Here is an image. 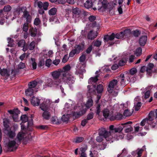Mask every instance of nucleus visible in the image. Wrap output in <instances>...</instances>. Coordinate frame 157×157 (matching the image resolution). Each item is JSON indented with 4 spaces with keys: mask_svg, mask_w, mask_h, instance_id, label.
<instances>
[{
    "mask_svg": "<svg viewBox=\"0 0 157 157\" xmlns=\"http://www.w3.org/2000/svg\"><path fill=\"white\" fill-rule=\"evenodd\" d=\"M25 67V63L21 62L18 65V68L20 69H22Z\"/></svg>",
    "mask_w": 157,
    "mask_h": 157,
    "instance_id": "nucleus-64",
    "label": "nucleus"
},
{
    "mask_svg": "<svg viewBox=\"0 0 157 157\" xmlns=\"http://www.w3.org/2000/svg\"><path fill=\"white\" fill-rule=\"evenodd\" d=\"M94 46L97 47H99L101 44V41L98 40L94 41Z\"/></svg>",
    "mask_w": 157,
    "mask_h": 157,
    "instance_id": "nucleus-49",
    "label": "nucleus"
},
{
    "mask_svg": "<svg viewBox=\"0 0 157 157\" xmlns=\"http://www.w3.org/2000/svg\"><path fill=\"white\" fill-rule=\"evenodd\" d=\"M105 132V129L104 128H101L98 130V136H97L96 138L97 141L98 142H102L105 138L104 134Z\"/></svg>",
    "mask_w": 157,
    "mask_h": 157,
    "instance_id": "nucleus-11",
    "label": "nucleus"
},
{
    "mask_svg": "<svg viewBox=\"0 0 157 157\" xmlns=\"http://www.w3.org/2000/svg\"><path fill=\"white\" fill-rule=\"evenodd\" d=\"M33 89L29 87L28 89L25 91V94L27 96H31L33 94Z\"/></svg>",
    "mask_w": 157,
    "mask_h": 157,
    "instance_id": "nucleus-29",
    "label": "nucleus"
},
{
    "mask_svg": "<svg viewBox=\"0 0 157 157\" xmlns=\"http://www.w3.org/2000/svg\"><path fill=\"white\" fill-rule=\"evenodd\" d=\"M38 12L39 14L42 15V17L44 19V21H46L47 19L46 18L44 14V10L41 8H40V9L39 10Z\"/></svg>",
    "mask_w": 157,
    "mask_h": 157,
    "instance_id": "nucleus-46",
    "label": "nucleus"
},
{
    "mask_svg": "<svg viewBox=\"0 0 157 157\" xmlns=\"http://www.w3.org/2000/svg\"><path fill=\"white\" fill-rule=\"evenodd\" d=\"M93 105V101L91 98H89L87 101L86 106L87 108L91 107Z\"/></svg>",
    "mask_w": 157,
    "mask_h": 157,
    "instance_id": "nucleus-37",
    "label": "nucleus"
},
{
    "mask_svg": "<svg viewBox=\"0 0 157 157\" xmlns=\"http://www.w3.org/2000/svg\"><path fill=\"white\" fill-rule=\"evenodd\" d=\"M3 124L5 128V129H9L10 128L9 126V121L8 119L4 118L3 119Z\"/></svg>",
    "mask_w": 157,
    "mask_h": 157,
    "instance_id": "nucleus-27",
    "label": "nucleus"
},
{
    "mask_svg": "<svg viewBox=\"0 0 157 157\" xmlns=\"http://www.w3.org/2000/svg\"><path fill=\"white\" fill-rule=\"evenodd\" d=\"M11 9V7L10 5L5 6L3 8V10L5 12H9Z\"/></svg>",
    "mask_w": 157,
    "mask_h": 157,
    "instance_id": "nucleus-55",
    "label": "nucleus"
},
{
    "mask_svg": "<svg viewBox=\"0 0 157 157\" xmlns=\"http://www.w3.org/2000/svg\"><path fill=\"white\" fill-rule=\"evenodd\" d=\"M48 111H44V112L42 114V117L43 118L46 120H48L50 117V113Z\"/></svg>",
    "mask_w": 157,
    "mask_h": 157,
    "instance_id": "nucleus-31",
    "label": "nucleus"
},
{
    "mask_svg": "<svg viewBox=\"0 0 157 157\" xmlns=\"http://www.w3.org/2000/svg\"><path fill=\"white\" fill-rule=\"evenodd\" d=\"M93 49V46L92 45H90L86 50V52L87 54H89L92 51Z\"/></svg>",
    "mask_w": 157,
    "mask_h": 157,
    "instance_id": "nucleus-61",
    "label": "nucleus"
},
{
    "mask_svg": "<svg viewBox=\"0 0 157 157\" xmlns=\"http://www.w3.org/2000/svg\"><path fill=\"white\" fill-rule=\"evenodd\" d=\"M23 30L25 32H27L28 29V25L27 23H25L23 26Z\"/></svg>",
    "mask_w": 157,
    "mask_h": 157,
    "instance_id": "nucleus-56",
    "label": "nucleus"
},
{
    "mask_svg": "<svg viewBox=\"0 0 157 157\" xmlns=\"http://www.w3.org/2000/svg\"><path fill=\"white\" fill-rule=\"evenodd\" d=\"M84 138L82 137H77L76 138L75 142L76 143H80L82 142Z\"/></svg>",
    "mask_w": 157,
    "mask_h": 157,
    "instance_id": "nucleus-62",
    "label": "nucleus"
},
{
    "mask_svg": "<svg viewBox=\"0 0 157 157\" xmlns=\"http://www.w3.org/2000/svg\"><path fill=\"white\" fill-rule=\"evenodd\" d=\"M0 74L2 76L8 78L10 75V71H8L6 69H1Z\"/></svg>",
    "mask_w": 157,
    "mask_h": 157,
    "instance_id": "nucleus-21",
    "label": "nucleus"
},
{
    "mask_svg": "<svg viewBox=\"0 0 157 157\" xmlns=\"http://www.w3.org/2000/svg\"><path fill=\"white\" fill-rule=\"evenodd\" d=\"M97 93L99 94L101 93L103 90V86L102 84H99L97 87Z\"/></svg>",
    "mask_w": 157,
    "mask_h": 157,
    "instance_id": "nucleus-39",
    "label": "nucleus"
},
{
    "mask_svg": "<svg viewBox=\"0 0 157 157\" xmlns=\"http://www.w3.org/2000/svg\"><path fill=\"white\" fill-rule=\"evenodd\" d=\"M37 84V82L35 80L31 82L28 84L29 87L33 89L36 86Z\"/></svg>",
    "mask_w": 157,
    "mask_h": 157,
    "instance_id": "nucleus-38",
    "label": "nucleus"
},
{
    "mask_svg": "<svg viewBox=\"0 0 157 157\" xmlns=\"http://www.w3.org/2000/svg\"><path fill=\"white\" fill-rule=\"evenodd\" d=\"M87 88L88 89V92L90 94H94L95 93V91L94 88L93 87V86H92L90 85H88L87 86Z\"/></svg>",
    "mask_w": 157,
    "mask_h": 157,
    "instance_id": "nucleus-42",
    "label": "nucleus"
},
{
    "mask_svg": "<svg viewBox=\"0 0 157 157\" xmlns=\"http://www.w3.org/2000/svg\"><path fill=\"white\" fill-rule=\"evenodd\" d=\"M141 106V102H138L134 105L135 109L136 111H138L140 108Z\"/></svg>",
    "mask_w": 157,
    "mask_h": 157,
    "instance_id": "nucleus-51",
    "label": "nucleus"
},
{
    "mask_svg": "<svg viewBox=\"0 0 157 157\" xmlns=\"http://www.w3.org/2000/svg\"><path fill=\"white\" fill-rule=\"evenodd\" d=\"M131 34L130 31L129 29H126L123 32H121L120 33H118L115 35L116 38L118 39H121L124 37H128Z\"/></svg>",
    "mask_w": 157,
    "mask_h": 157,
    "instance_id": "nucleus-8",
    "label": "nucleus"
},
{
    "mask_svg": "<svg viewBox=\"0 0 157 157\" xmlns=\"http://www.w3.org/2000/svg\"><path fill=\"white\" fill-rule=\"evenodd\" d=\"M21 120L22 123H25L28 121V118L25 115H22L21 117Z\"/></svg>",
    "mask_w": 157,
    "mask_h": 157,
    "instance_id": "nucleus-44",
    "label": "nucleus"
},
{
    "mask_svg": "<svg viewBox=\"0 0 157 157\" xmlns=\"http://www.w3.org/2000/svg\"><path fill=\"white\" fill-rule=\"evenodd\" d=\"M155 117V113L153 111H151L148 115V118H147L148 121H152L153 120Z\"/></svg>",
    "mask_w": 157,
    "mask_h": 157,
    "instance_id": "nucleus-32",
    "label": "nucleus"
},
{
    "mask_svg": "<svg viewBox=\"0 0 157 157\" xmlns=\"http://www.w3.org/2000/svg\"><path fill=\"white\" fill-rule=\"evenodd\" d=\"M23 17L24 18H25L26 19L27 22H30L31 20V17L29 12L27 11L26 10H25L23 11Z\"/></svg>",
    "mask_w": 157,
    "mask_h": 157,
    "instance_id": "nucleus-19",
    "label": "nucleus"
},
{
    "mask_svg": "<svg viewBox=\"0 0 157 157\" xmlns=\"http://www.w3.org/2000/svg\"><path fill=\"white\" fill-rule=\"evenodd\" d=\"M71 67L70 65H67L65 66L63 68V69L62 70V75L63 76V74H65L66 75L70 74V73L68 72V71L70 70Z\"/></svg>",
    "mask_w": 157,
    "mask_h": 157,
    "instance_id": "nucleus-23",
    "label": "nucleus"
},
{
    "mask_svg": "<svg viewBox=\"0 0 157 157\" xmlns=\"http://www.w3.org/2000/svg\"><path fill=\"white\" fill-rule=\"evenodd\" d=\"M51 121L54 124H59L61 123V120L58 119L56 117H52L51 119Z\"/></svg>",
    "mask_w": 157,
    "mask_h": 157,
    "instance_id": "nucleus-34",
    "label": "nucleus"
},
{
    "mask_svg": "<svg viewBox=\"0 0 157 157\" xmlns=\"http://www.w3.org/2000/svg\"><path fill=\"white\" fill-rule=\"evenodd\" d=\"M118 81L120 82L121 85L122 86H125L127 82H129V78L127 75L121 74L118 77Z\"/></svg>",
    "mask_w": 157,
    "mask_h": 157,
    "instance_id": "nucleus-4",
    "label": "nucleus"
},
{
    "mask_svg": "<svg viewBox=\"0 0 157 157\" xmlns=\"http://www.w3.org/2000/svg\"><path fill=\"white\" fill-rule=\"evenodd\" d=\"M5 17L2 14V16H0V24L3 25L5 22Z\"/></svg>",
    "mask_w": 157,
    "mask_h": 157,
    "instance_id": "nucleus-59",
    "label": "nucleus"
},
{
    "mask_svg": "<svg viewBox=\"0 0 157 157\" xmlns=\"http://www.w3.org/2000/svg\"><path fill=\"white\" fill-rule=\"evenodd\" d=\"M147 37L146 36H141L139 40V43L141 46H144L146 43Z\"/></svg>",
    "mask_w": 157,
    "mask_h": 157,
    "instance_id": "nucleus-24",
    "label": "nucleus"
},
{
    "mask_svg": "<svg viewBox=\"0 0 157 157\" xmlns=\"http://www.w3.org/2000/svg\"><path fill=\"white\" fill-rule=\"evenodd\" d=\"M52 63V61L50 59H47L45 61V65L48 67H49Z\"/></svg>",
    "mask_w": 157,
    "mask_h": 157,
    "instance_id": "nucleus-54",
    "label": "nucleus"
},
{
    "mask_svg": "<svg viewBox=\"0 0 157 157\" xmlns=\"http://www.w3.org/2000/svg\"><path fill=\"white\" fill-rule=\"evenodd\" d=\"M124 126L122 125L115 127L113 125H111L109 126V129L111 131H113L116 136V139L119 140L123 139L124 137V135L122 132Z\"/></svg>",
    "mask_w": 157,
    "mask_h": 157,
    "instance_id": "nucleus-1",
    "label": "nucleus"
},
{
    "mask_svg": "<svg viewBox=\"0 0 157 157\" xmlns=\"http://www.w3.org/2000/svg\"><path fill=\"white\" fill-rule=\"evenodd\" d=\"M4 133L8 136L10 138H12L15 136V133L11 130L10 128L5 129L4 130Z\"/></svg>",
    "mask_w": 157,
    "mask_h": 157,
    "instance_id": "nucleus-18",
    "label": "nucleus"
},
{
    "mask_svg": "<svg viewBox=\"0 0 157 157\" xmlns=\"http://www.w3.org/2000/svg\"><path fill=\"white\" fill-rule=\"evenodd\" d=\"M48 80L47 83L49 87L54 86H57L61 84V80L59 79L53 81L52 79L49 78Z\"/></svg>",
    "mask_w": 157,
    "mask_h": 157,
    "instance_id": "nucleus-14",
    "label": "nucleus"
},
{
    "mask_svg": "<svg viewBox=\"0 0 157 157\" xmlns=\"http://www.w3.org/2000/svg\"><path fill=\"white\" fill-rule=\"evenodd\" d=\"M27 134V132H26V133H24L23 132V131L21 132H19L17 136L18 139L20 141L21 140L24 138H25L27 137L26 134Z\"/></svg>",
    "mask_w": 157,
    "mask_h": 157,
    "instance_id": "nucleus-26",
    "label": "nucleus"
},
{
    "mask_svg": "<svg viewBox=\"0 0 157 157\" xmlns=\"http://www.w3.org/2000/svg\"><path fill=\"white\" fill-rule=\"evenodd\" d=\"M73 13L75 15H78L79 14L80 11L78 8H74L72 10Z\"/></svg>",
    "mask_w": 157,
    "mask_h": 157,
    "instance_id": "nucleus-53",
    "label": "nucleus"
},
{
    "mask_svg": "<svg viewBox=\"0 0 157 157\" xmlns=\"http://www.w3.org/2000/svg\"><path fill=\"white\" fill-rule=\"evenodd\" d=\"M98 75H96L94 77L90 78L88 81V83L91 84L92 82L95 83L97 82L98 80Z\"/></svg>",
    "mask_w": 157,
    "mask_h": 157,
    "instance_id": "nucleus-28",
    "label": "nucleus"
},
{
    "mask_svg": "<svg viewBox=\"0 0 157 157\" xmlns=\"http://www.w3.org/2000/svg\"><path fill=\"white\" fill-rule=\"evenodd\" d=\"M6 146L9 151H11L15 150L17 147L18 145L14 140L10 141L7 144Z\"/></svg>",
    "mask_w": 157,
    "mask_h": 157,
    "instance_id": "nucleus-9",
    "label": "nucleus"
},
{
    "mask_svg": "<svg viewBox=\"0 0 157 157\" xmlns=\"http://www.w3.org/2000/svg\"><path fill=\"white\" fill-rule=\"evenodd\" d=\"M117 82V80L115 79H113L110 82L107 87V90L109 93H111L113 92Z\"/></svg>",
    "mask_w": 157,
    "mask_h": 157,
    "instance_id": "nucleus-7",
    "label": "nucleus"
},
{
    "mask_svg": "<svg viewBox=\"0 0 157 157\" xmlns=\"http://www.w3.org/2000/svg\"><path fill=\"white\" fill-rule=\"evenodd\" d=\"M56 9L55 8H53L49 10L48 13L50 15H53L55 14L56 13Z\"/></svg>",
    "mask_w": 157,
    "mask_h": 157,
    "instance_id": "nucleus-43",
    "label": "nucleus"
},
{
    "mask_svg": "<svg viewBox=\"0 0 157 157\" xmlns=\"http://www.w3.org/2000/svg\"><path fill=\"white\" fill-rule=\"evenodd\" d=\"M143 128L142 127H140L139 124H136L134 126V129L136 132L140 131Z\"/></svg>",
    "mask_w": 157,
    "mask_h": 157,
    "instance_id": "nucleus-57",
    "label": "nucleus"
},
{
    "mask_svg": "<svg viewBox=\"0 0 157 157\" xmlns=\"http://www.w3.org/2000/svg\"><path fill=\"white\" fill-rule=\"evenodd\" d=\"M86 59V55L82 54L79 58V60L81 63H83V64H79V66L80 67L76 70L75 74L77 75H82L83 73H85L86 70L85 68L86 67V63H85Z\"/></svg>",
    "mask_w": 157,
    "mask_h": 157,
    "instance_id": "nucleus-2",
    "label": "nucleus"
},
{
    "mask_svg": "<svg viewBox=\"0 0 157 157\" xmlns=\"http://www.w3.org/2000/svg\"><path fill=\"white\" fill-rule=\"evenodd\" d=\"M75 78L71 74L66 75L65 73L63 74V76L59 79L61 80V83L62 82H65L69 85L72 84L75 82Z\"/></svg>",
    "mask_w": 157,
    "mask_h": 157,
    "instance_id": "nucleus-3",
    "label": "nucleus"
},
{
    "mask_svg": "<svg viewBox=\"0 0 157 157\" xmlns=\"http://www.w3.org/2000/svg\"><path fill=\"white\" fill-rule=\"evenodd\" d=\"M149 122L147 118H145L141 122L140 125L141 126L145 125L147 123L148 124V123Z\"/></svg>",
    "mask_w": 157,
    "mask_h": 157,
    "instance_id": "nucleus-50",
    "label": "nucleus"
},
{
    "mask_svg": "<svg viewBox=\"0 0 157 157\" xmlns=\"http://www.w3.org/2000/svg\"><path fill=\"white\" fill-rule=\"evenodd\" d=\"M50 74L54 80L60 79V78H59V77L60 75L62 74V70L60 69H59L54 71L51 72L50 73Z\"/></svg>",
    "mask_w": 157,
    "mask_h": 157,
    "instance_id": "nucleus-13",
    "label": "nucleus"
},
{
    "mask_svg": "<svg viewBox=\"0 0 157 157\" xmlns=\"http://www.w3.org/2000/svg\"><path fill=\"white\" fill-rule=\"evenodd\" d=\"M142 48L140 47H139L136 49L135 54L137 56H139L142 54Z\"/></svg>",
    "mask_w": 157,
    "mask_h": 157,
    "instance_id": "nucleus-45",
    "label": "nucleus"
},
{
    "mask_svg": "<svg viewBox=\"0 0 157 157\" xmlns=\"http://www.w3.org/2000/svg\"><path fill=\"white\" fill-rule=\"evenodd\" d=\"M132 123L131 121H128L126 123L122 124L123 126H124L125 128V133H129L132 131L133 130V128L130 125H128L129 124Z\"/></svg>",
    "mask_w": 157,
    "mask_h": 157,
    "instance_id": "nucleus-16",
    "label": "nucleus"
},
{
    "mask_svg": "<svg viewBox=\"0 0 157 157\" xmlns=\"http://www.w3.org/2000/svg\"><path fill=\"white\" fill-rule=\"evenodd\" d=\"M97 36V33L96 32H94L92 30H91L88 33L87 35L88 39L92 40L95 38Z\"/></svg>",
    "mask_w": 157,
    "mask_h": 157,
    "instance_id": "nucleus-20",
    "label": "nucleus"
},
{
    "mask_svg": "<svg viewBox=\"0 0 157 157\" xmlns=\"http://www.w3.org/2000/svg\"><path fill=\"white\" fill-rule=\"evenodd\" d=\"M52 103L49 99H44L43 102L40 105V108L43 111L49 110L50 105Z\"/></svg>",
    "mask_w": 157,
    "mask_h": 157,
    "instance_id": "nucleus-6",
    "label": "nucleus"
},
{
    "mask_svg": "<svg viewBox=\"0 0 157 157\" xmlns=\"http://www.w3.org/2000/svg\"><path fill=\"white\" fill-rule=\"evenodd\" d=\"M105 138L106 140L111 143L114 140H118L116 139V136L115 133L111 134L110 132L107 131L105 129V132L104 134Z\"/></svg>",
    "mask_w": 157,
    "mask_h": 157,
    "instance_id": "nucleus-5",
    "label": "nucleus"
},
{
    "mask_svg": "<svg viewBox=\"0 0 157 157\" xmlns=\"http://www.w3.org/2000/svg\"><path fill=\"white\" fill-rule=\"evenodd\" d=\"M40 21L38 18H36L34 21V24L36 25H38L40 24Z\"/></svg>",
    "mask_w": 157,
    "mask_h": 157,
    "instance_id": "nucleus-63",
    "label": "nucleus"
},
{
    "mask_svg": "<svg viewBox=\"0 0 157 157\" xmlns=\"http://www.w3.org/2000/svg\"><path fill=\"white\" fill-rule=\"evenodd\" d=\"M74 50H75V51L77 53H78L82 50V47L80 45H78L76 46Z\"/></svg>",
    "mask_w": 157,
    "mask_h": 157,
    "instance_id": "nucleus-60",
    "label": "nucleus"
},
{
    "mask_svg": "<svg viewBox=\"0 0 157 157\" xmlns=\"http://www.w3.org/2000/svg\"><path fill=\"white\" fill-rule=\"evenodd\" d=\"M31 101L32 104L34 106H38L40 104V100L34 96L32 97Z\"/></svg>",
    "mask_w": 157,
    "mask_h": 157,
    "instance_id": "nucleus-22",
    "label": "nucleus"
},
{
    "mask_svg": "<svg viewBox=\"0 0 157 157\" xmlns=\"http://www.w3.org/2000/svg\"><path fill=\"white\" fill-rule=\"evenodd\" d=\"M8 112L10 114L13 115V119L15 122L18 121V114L20 113V111L17 109L9 110Z\"/></svg>",
    "mask_w": 157,
    "mask_h": 157,
    "instance_id": "nucleus-12",
    "label": "nucleus"
},
{
    "mask_svg": "<svg viewBox=\"0 0 157 157\" xmlns=\"http://www.w3.org/2000/svg\"><path fill=\"white\" fill-rule=\"evenodd\" d=\"M103 115L105 118H110L111 116V114L108 109H105L103 112Z\"/></svg>",
    "mask_w": 157,
    "mask_h": 157,
    "instance_id": "nucleus-25",
    "label": "nucleus"
},
{
    "mask_svg": "<svg viewBox=\"0 0 157 157\" xmlns=\"http://www.w3.org/2000/svg\"><path fill=\"white\" fill-rule=\"evenodd\" d=\"M69 119V115L68 114H64L62 117V120L64 122L67 121Z\"/></svg>",
    "mask_w": 157,
    "mask_h": 157,
    "instance_id": "nucleus-47",
    "label": "nucleus"
},
{
    "mask_svg": "<svg viewBox=\"0 0 157 157\" xmlns=\"http://www.w3.org/2000/svg\"><path fill=\"white\" fill-rule=\"evenodd\" d=\"M30 63L32 65L33 70L36 69V68L37 64L35 62V59L33 58H31Z\"/></svg>",
    "mask_w": 157,
    "mask_h": 157,
    "instance_id": "nucleus-36",
    "label": "nucleus"
},
{
    "mask_svg": "<svg viewBox=\"0 0 157 157\" xmlns=\"http://www.w3.org/2000/svg\"><path fill=\"white\" fill-rule=\"evenodd\" d=\"M8 44L7 46L10 47H13L14 45L13 40L11 38H7Z\"/></svg>",
    "mask_w": 157,
    "mask_h": 157,
    "instance_id": "nucleus-35",
    "label": "nucleus"
},
{
    "mask_svg": "<svg viewBox=\"0 0 157 157\" xmlns=\"http://www.w3.org/2000/svg\"><path fill=\"white\" fill-rule=\"evenodd\" d=\"M102 0H99L98 5V10L103 8L105 9L107 8L108 6V2L107 0H103L101 2Z\"/></svg>",
    "mask_w": 157,
    "mask_h": 157,
    "instance_id": "nucleus-15",
    "label": "nucleus"
},
{
    "mask_svg": "<svg viewBox=\"0 0 157 157\" xmlns=\"http://www.w3.org/2000/svg\"><path fill=\"white\" fill-rule=\"evenodd\" d=\"M93 5L92 2L91 0H88L84 3L85 7L87 9L91 8Z\"/></svg>",
    "mask_w": 157,
    "mask_h": 157,
    "instance_id": "nucleus-30",
    "label": "nucleus"
},
{
    "mask_svg": "<svg viewBox=\"0 0 157 157\" xmlns=\"http://www.w3.org/2000/svg\"><path fill=\"white\" fill-rule=\"evenodd\" d=\"M25 44L26 42L24 40H21L18 42L17 45L19 47H22L25 46Z\"/></svg>",
    "mask_w": 157,
    "mask_h": 157,
    "instance_id": "nucleus-40",
    "label": "nucleus"
},
{
    "mask_svg": "<svg viewBox=\"0 0 157 157\" xmlns=\"http://www.w3.org/2000/svg\"><path fill=\"white\" fill-rule=\"evenodd\" d=\"M27 10L26 7L17 6L16 8L14 9L13 14H16L19 15L21 13L23 12L24 10Z\"/></svg>",
    "mask_w": 157,
    "mask_h": 157,
    "instance_id": "nucleus-17",
    "label": "nucleus"
},
{
    "mask_svg": "<svg viewBox=\"0 0 157 157\" xmlns=\"http://www.w3.org/2000/svg\"><path fill=\"white\" fill-rule=\"evenodd\" d=\"M101 111V105L99 104H97L96 106V112L97 114L99 115Z\"/></svg>",
    "mask_w": 157,
    "mask_h": 157,
    "instance_id": "nucleus-52",
    "label": "nucleus"
},
{
    "mask_svg": "<svg viewBox=\"0 0 157 157\" xmlns=\"http://www.w3.org/2000/svg\"><path fill=\"white\" fill-rule=\"evenodd\" d=\"M132 113L130 112L128 109H126L124 111L123 115L125 117H128L131 116Z\"/></svg>",
    "mask_w": 157,
    "mask_h": 157,
    "instance_id": "nucleus-48",
    "label": "nucleus"
},
{
    "mask_svg": "<svg viewBox=\"0 0 157 157\" xmlns=\"http://www.w3.org/2000/svg\"><path fill=\"white\" fill-rule=\"evenodd\" d=\"M29 33L31 36L35 37L37 33L36 29L33 28H30L29 29Z\"/></svg>",
    "mask_w": 157,
    "mask_h": 157,
    "instance_id": "nucleus-33",
    "label": "nucleus"
},
{
    "mask_svg": "<svg viewBox=\"0 0 157 157\" xmlns=\"http://www.w3.org/2000/svg\"><path fill=\"white\" fill-rule=\"evenodd\" d=\"M115 37V34L114 33H112L110 35H106L104 36L103 39L105 43L107 42L109 45H113L114 43L112 41L109 42V41H111L113 40Z\"/></svg>",
    "mask_w": 157,
    "mask_h": 157,
    "instance_id": "nucleus-10",
    "label": "nucleus"
},
{
    "mask_svg": "<svg viewBox=\"0 0 157 157\" xmlns=\"http://www.w3.org/2000/svg\"><path fill=\"white\" fill-rule=\"evenodd\" d=\"M35 47V42L34 41H32L29 45V49L30 50H33Z\"/></svg>",
    "mask_w": 157,
    "mask_h": 157,
    "instance_id": "nucleus-41",
    "label": "nucleus"
},
{
    "mask_svg": "<svg viewBox=\"0 0 157 157\" xmlns=\"http://www.w3.org/2000/svg\"><path fill=\"white\" fill-rule=\"evenodd\" d=\"M137 72V70L136 68L134 67L130 70L129 73L131 75H134Z\"/></svg>",
    "mask_w": 157,
    "mask_h": 157,
    "instance_id": "nucleus-58",
    "label": "nucleus"
}]
</instances>
